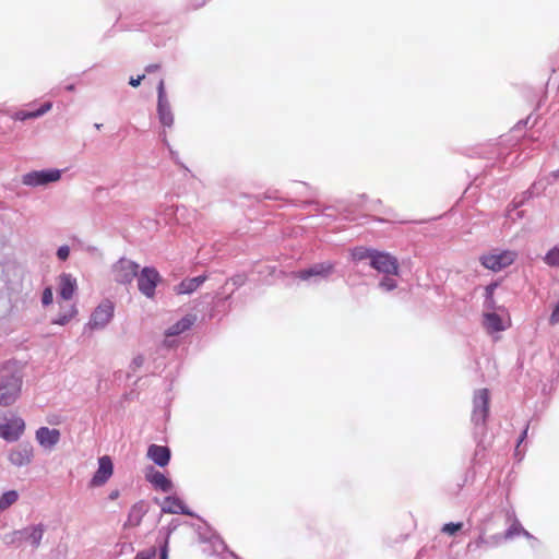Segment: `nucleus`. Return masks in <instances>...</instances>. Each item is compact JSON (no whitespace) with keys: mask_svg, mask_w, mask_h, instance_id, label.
<instances>
[{"mask_svg":"<svg viewBox=\"0 0 559 559\" xmlns=\"http://www.w3.org/2000/svg\"><path fill=\"white\" fill-rule=\"evenodd\" d=\"M370 266L383 275L378 285L380 289L391 292L397 287L395 277L400 273V265L394 255L376 250Z\"/></svg>","mask_w":559,"mask_h":559,"instance_id":"1","label":"nucleus"},{"mask_svg":"<svg viewBox=\"0 0 559 559\" xmlns=\"http://www.w3.org/2000/svg\"><path fill=\"white\" fill-rule=\"evenodd\" d=\"M45 532L46 526L43 523L31 524L5 534L2 539L8 546L20 547L23 543H27L33 549H37L40 546Z\"/></svg>","mask_w":559,"mask_h":559,"instance_id":"2","label":"nucleus"},{"mask_svg":"<svg viewBox=\"0 0 559 559\" xmlns=\"http://www.w3.org/2000/svg\"><path fill=\"white\" fill-rule=\"evenodd\" d=\"M22 378L16 372L4 371L0 378V405L10 406L19 399Z\"/></svg>","mask_w":559,"mask_h":559,"instance_id":"3","label":"nucleus"},{"mask_svg":"<svg viewBox=\"0 0 559 559\" xmlns=\"http://www.w3.org/2000/svg\"><path fill=\"white\" fill-rule=\"evenodd\" d=\"M24 420L12 412L0 411V437L7 441H16L24 432Z\"/></svg>","mask_w":559,"mask_h":559,"instance_id":"4","label":"nucleus"},{"mask_svg":"<svg viewBox=\"0 0 559 559\" xmlns=\"http://www.w3.org/2000/svg\"><path fill=\"white\" fill-rule=\"evenodd\" d=\"M63 170L57 168H47L32 170L22 176V183L26 187L38 188L60 181Z\"/></svg>","mask_w":559,"mask_h":559,"instance_id":"5","label":"nucleus"},{"mask_svg":"<svg viewBox=\"0 0 559 559\" xmlns=\"http://www.w3.org/2000/svg\"><path fill=\"white\" fill-rule=\"evenodd\" d=\"M335 263L325 261L316 263L308 269H304L294 273L299 280L309 284H318L321 281L328 280L334 272Z\"/></svg>","mask_w":559,"mask_h":559,"instance_id":"6","label":"nucleus"},{"mask_svg":"<svg viewBox=\"0 0 559 559\" xmlns=\"http://www.w3.org/2000/svg\"><path fill=\"white\" fill-rule=\"evenodd\" d=\"M115 306L110 300H103L92 312L85 330L99 331L105 329L114 318Z\"/></svg>","mask_w":559,"mask_h":559,"instance_id":"7","label":"nucleus"},{"mask_svg":"<svg viewBox=\"0 0 559 559\" xmlns=\"http://www.w3.org/2000/svg\"><path fill=\"white\" fill-rule=\"evenodd\" d=\"M138 288L142 295L153 299L156 294V287L162 282L159 272L152 266H145L138 273Z\"/></svg>","mask_w":559,"mask_h":559,"instance_id":"8","label":"nucleus"},{"mask_svg":"<svg viewBox=\"0 0 559 559\" xmlns=\"http://www.w3.org/2000/svg\"><path fill=\"white\" fill-rule=\"evenodd\" d=\"M489 413V392L487 389L475 391L473 399L472 421L475 426H484Z\"/></svg>","mask_w":559,"mask_h":559,"instance_id":"9","label":"nucleus"},{"mask_svg":"<svg viewBox=\"0 0 559 559\" xmlns=\"http://www.w3.org/2000/svg\"><path fill=\"white\" fill-rule=\"evenodd\" d=\"M516 258V253L514 251L506 250V251H492L488 254H485L480 258L481 264L491 271L498 272L509 265H511Z\"/></svg>","mask_w":559,"mask_h":559,"instance_id":"10","label":"nucleus"},{"mask_svg":"<svg viewBox=\"0 0 559 559\" xmlns=\"http://www.w3.org/2000/svg\"><path fill=\"white\" fill-rule=\"evenodd\" d=\"M139 264L121 258L112 265L114 280L119 284H130L139 273Z\"/></svg>","mask_w":559,"mask_h":559,"instance_id":"11","label":"nucleus"},{"mask_svg":"<svg viewBox=\"0 0 559 559\" xmlns=\"http://www.w3.org/2000/svg\"><path fill=\"white\" fill-rule=\"evenodd\" d=\"M157 115L159 122L166 127L170 128L174 124V114L171 111V107L169 100L166 96L165 84L164 81L160 80L157 85Z\"/></svg>","mask_w":559,"mask_h":559,"instance_id":"12","label":"nucleus"},{"mask_svg":"<svg viewBox=\"0 0 559 559\" xmlns=\"http://www.w3.org/2000/svg\"><path fill=\"white\" fill-rule=\"evenodd\" d=\"M114 474V464L108 455L98 459V468L93 475L90 486L102 487L104 486Z\"/></svg>","mask_w":559,"mask_h":559,"instance_id":"13","label":"nucleus"},{"mask_svg":"<svg viewBox=\"0 0 559 559\" xmlns=\"http://www.w3.org/2000/svg\"><path fill=\"white\" fill-rule=\"evenodd\" d=\"M33 456V447L28 443H21L9 452L8 460L12 465L22 467L28 465L32 462Z\"/></svg>","mask_w":559,"mask_h":559,"instance_id":"14","label":"nucleus"},{"mask_svg":"<svg viewBox=\"0 0 559 559\" xmlns=\"http://www.w3.org/2000/svg\"><path fill=\"white\" fill-rule=\"evenodd\" d=\"M36 441L46 450L53 449L60 441V431L55 428L40 427L36 430Z\"/></svg>","mask_w":559,"mask_h":559,"instance_id":"15","label":"nucleus"},{"mask_svg":"<svg viewBox=\"0 0 559 559\" xmlns=\"http://www.w3.org/2000/svg\"><path fill=\"white\" fill-rule=\"evenodd\" d=\"M147 457L156 465L165 467L170 461V450L164 445L151 444L147 449Z\"/></svg>","mask_w":559,"mask_h":559,"instance_id":"16","label":"nucleus"},{"mask_svg":"<svg viewBox=\"0 0 559 559\" xmlns=\"http://www.w3.org/2000/svg\"><path fill=\"white\" fill-rule=\"evenodd\" d=\"M206 275L186 278L175 287V292L178 295H190L195 292L206 281Z\"/></svg>","mask_w":559,"mask_h":559,"instance_id":"17","label":"nucleus"},{"mask_svg":"<svg viewBox=\"0 0 559 559\" xmlns=\"http://www.w3.org/2000/svg\"><path fill=\"white\" fill-rule=\"evenodd\" d=\"M162 511L164 513L170 514H187L192 515V513L186 508L183 501L177 497H166L162 504Z\"/></svg>","mask_w":559,"mask_h":559,"instance_id":"18","label":"nucleus"},{"mask_svg":"<svg viewBox=\"0 0 559 559\" xmlns=\"http://www.w3.org/2000/svg\"><path fill=\"white\" fill-rule=\"evenodd\" d=\"M146 479L156 489H159L163 492H170L174 488L173 481L158 471L152 469L148 474H146Z\"/></svg>","mask_w":559,"mask_h":559,"instance_id":"19","label":"nucleus"},{"mask_svg":"<svg viewBox=\"0 0 559 559\" xmlns=\"http://www.w3.org/2000/svg\"><path fill=\"white\" fill-rule=\"evenodd\" d=\"M76 289V280L71 274H62L59 280V295L62 299L69 300Z\"/></svg>","mask_w":559,"mask_h":559,"instance_id":"20","label":"nucleus"},{"mask_svg":"<svg viewBox=\"0 0 559 559\" xmlns=\"http://www.w3.org/2000/svg\"><path fill=\"white\" fill-rule=\"evenodd\" d=\"M507 515L509 520L513 519V522L503 534L504 540L513 539L515 536L519 535H523L528 539L533 538L532 534L527 532L525 528H523L518 519H515L514 512H508Z\"/></svg>","mask_w":559,"mask_h":559,"instance_id":"21","label":"nucleus"},{"mask_svg":"<svg viewBox=\"0 0 559 559\" xmlns=\"http://www.w3.org/2000/svg\"><path fill=\"white\" fill-rule=\"evenodd\" d=\"M197 318L194 314H187L173 325H170L167 331V336H177L183 333L185 331L189 330L195 322Z\"/></svg>","mask_w":559,"mask_h":559,"instance_id":"22","label":"nucleus"},{"mask_svg":"<svg viewBox=\"0 0 559 559\" xmlns=\"http://www.w3.org/2000/svg\"><path fill=\"white\" fill-rule=\"evenodd\" d=\"M484 325L489 332H500L507 329L501 317L495 310H488L484 314Z\"/></svg>","mask_w":559,"mask_h":559,"instance_id":"23","label":"nucleus"},{"mask_svg":"<svg viewBox=\"0 0 559 559\" xmlns=\"http://www.w3.org/2000/svg\"><path fill=\"white\" fill-rule=\"evenodd\" d=\"M145 514V510L142 503H135L131 507L128 519L126 522V526L135 527L140 525L143 515Z\"/></svg>","mask_w":559,"mask_h":559,"instance_id":"24","label":"nucleus"},{"mask_svg":"<svg viewBox=\"0 0 559 559\" xmlns=\"http://www.w3.org/2000/svg\"><path fill=\"white\" fill-rule=\"evenodd\" d=\"M376 250L366 248V247H356L350 251V257L354 262H362L368 261L369 264L371 263V259L374 254Z\"/></svg>","mask_w":559,"mask_h":559,"instance_id":"25","label":"nucleus"},{"mask_svg":"<svg viewBox=\"0 0 559 559\" xmlns=\"http://www.w3.org/2000/svg\"><path fill=\"white\" fill-rule=\"evenodd\" d=\"M76 307L74 305H70L68 309L62 311L56 319L52 320V323L58 325H66L76 316Z\"/></svg>","mask_w":559,"mask_h":559,"instance_id":"26","label":"nucleus"},{"mask_svg":"<svg viewBox=\"0 0 559 559\" xmlns=\"http://www.w3.org/2000/svg\"><path fill=\"white\" fill-rule=\"evenodd\" d=\"M497 287H498V283H491L488 286H486V288H485L484 307L486 308L487 311L496 310V308H497L496 301L493 299V293Z\"/></svg>","mask_w":559,"mask_h":559,"instance_id":"27","label":"nucleus"},{"mask_svg":"<svg viewBox=\"0 0 559 559\" xmlns=\"http://www.w3.org/2000/svg\"><path fill=\"white\" fill-rule=\"evenodd\" d=\"M19 499V492L16 490H9L2 493L0 497V511H4L13 506Z\"/></svg>","mask_w":559,"mask_h":559,"instance_id":"28","label":"nucleus"},{"mask_svg":"<svg viewBox=\"0 0 559 559\" xmlns=\"http://www.w3.org/2000/svg\"><path fill=\"white\" fill-rule=\"evenodd\" d=\"M544 261L551 267H559V243L546 253Z\"/></svg>","mask_w":559,"mask_h":559,"instance_id":"29","label":"nucleus"},{"mask_svg":"<svg viewBox=\"0 0 559 559\" xmlns=\"http://www.w3.org/2000/svg\"><path fill=\"white\" fill-rule=\"evenodd\" d=\"M13 118L15 120L24 121L27 119H35L36 115L35 111L20 110L14 114Z\"/></svg>","mask_w":559,"mask_h":559,"instance_id":"30","label":"nucleus"},{"mask_svg":"<svg viewBox=\"0 0 559 559\" xmlns=\"http://www.w3.org/2000/svg\"><path fill=\"white\" fill-rule=\"evenodd\" d=\"M463 524L462 523H447L443 525L442 527V532L443 533H447V534H450V535H453L454 533H456L457 531H460L462 528Z\"/></svg>","mask_w":559,"mask_h":559,"instance_id":"31","label":"nucleus"},{"mask_svg":"<svg viewBox=\"0 0 559 559\" xmlns=\"http://www.w3.org/2000/svg\"><path fill=\"white\" fill-rule=\"evenodd\" d=\"M52 300H53L52 289L50 287H46L43 292L41 302L44 306H49L50 304H52Z\"/></svg>","mask_w":559,"mask_h":559,"instance_id":"32","label":"nucleus"},{"mask_svg":"<svg viewBox=\"0 0 559 559\" xmlns=\"http://www.w3.org/2000/svg\"><path fill=\"white\" fill-rule=\"evenodd\" d=\"M56 255L60 261H66L70 255L69 246L64 245V246L59 247L57 249Z\"/></svg>","mask_w":559,"mask_h":559,"instance_id":"33","label":"nucleus"},{"mask_svg":"<svg viewBox=\"0 0 559 559\" xmlns=\"http://www.w3.org/2000/svg\"><path fill=\"white\" fill-rule=\"evenodd\" d=\"M155 557H156V549L151 548L146 551L138 552L134 559H155Z\"/></svg>","mask_w":559,"mask_h":559,"instance_id":"34","label":"nucleus"},{"mask_svg":"<svg viewBox=\"0 0 559 559\" xmlns=\"http://www.w3.org/2000/svg\"><path fill=\"white\" fill-rule=\"evenodd\" d=\"M503 539H504V537L501 534H495V535H491L488 538H486V540H489V543H487V545L491 546V547L499 546Z\"/></svg>","mask_w":559,"mask_h":559,"instance_id":"35","label":"nucleus"},{"mask_svg":"<svg viewBox=\"0 0 559 559\" xmlns=\"http://www.w3.org/2000/svg\"><path fill=\"white\" fill-rule=\"evenodd\" d=\"M52 107V104L50 102H47L43 104L37 110L35 111L36 118L44 116L46 112H48Z\"/></svg>","mask_w":559,"mask_h":559,"instance_id":"36","label":"nucleus"},{"mask_svg":"<svg viewBox=\"0 0 559 559\" xmlns=\"http://www.w3.org/2000/svg\"><path fill=\"white\" fill-rule=\"evenodd\" d=\"M143 364H144V357L141 355L134 357L132 360V367L134 369L140 368Z\"/></svg>","mask_w":559,"mask_h":559,"instance_id":"37","label":"nucleus"},{"mask_svg":"<svg viewBox=\"0 0 559 559\" xmlns=\"http://www.w3.org/2000/svg\"><path fill=\"white\" fill-rule=\"evenodd\" d=\"M143 79L144 75H139L138 78H130L129 84L133 87H138Z\"/></svg>","mask_w":559,"mask_h":559,"instance_id":"38","label":"nucleus"},{"mask_svg":"<svg viewBox=\"0 0 559 559\" xmlns=\"http://www.w3.org/2000/svg\"><path fill=\"white\" fill-rule=\"evenodd\" d=\"M487 543H489V540H486V538L484 536H480L476 542H475V546L476 547H480L483 545H487Z\"/></svg>","mask_w":559,"mask_h":559,"instance_id":"39","label":"nucleus"},{"mask_svg":"<svg viewBox=\"0 0 559 559\" xmlns=\"http://www.w3.org/2000/svg\"><path fill=\"white\" fill-rule=\"evenodd\" d=\"M167 540L165 542V545L163 546L160 550V559H167Z\"/></svg>","mask_w":559,"mask_h":559,"instance_id":"40","label":"nucleus"},{"mask_svg":"<svg viewBox=\"0 0 559 559\" xmlns=\"http://www.w3.org/2000/svg\"><path fill=\"white\" fill-rule=\"evenodd\" d=\"M527 430H528V426L525 427V429L523 430L522 435L520 436V439H519V442H518V448L523 442V440L526 438Z\"/></svg>","mask_w":559,"mask_h":559,"instance_id":"41","label":"nucleus"},{"mask_svg":"<svg viewBox=\"0 0 559 559\" xmlns=\"http://www.w3.org/2000/svg\"><path fill=\"white\" fill-rule=\"evenodd\" d=\"M158 64H150L146 67V72H154L158 70Z\"/></svg>","mask_w":559,"mask_h":559,"instance_id":"42","label":"nucleus"},{"mask_svg":"<svg viewBox=\"0 0 559 559\" xmlns=\"http://www.w3.org/2000/svg\"><path fill=\"white\" fill-rule=\"evenodd\" d=\"M118 497H119V491L118 490H112L109 493V499H111V500H116Z\"/></svg>","mask_w":559,"mask_h":559,"instance_id":"43","label":"nucleus"},{"mask_svg":"<svg viewBox=\"0 0 559 559\" xmlns=\"http://www.w3.org/2000/svg\"><path fill=\"white\" fill-rule=\"evenodd\" d=\"M169 152H170V156H171V158H173L176 163H178V162H177L178 154H177L175 151H173L170 147H169Z\"/></svg>","mask_w":559,"mask_h":559,"instance_id":"44","label":"nucleus"},{"mask_svg":"<svg viewBox=\"0 0 559 559\" xmlns=\"http://www.w3.org/2000/svg\"><path fill=\"white\" fill-rule=\"evenodd\" d=\"M162 141H163V143H164L166 146H168V147H169V143H168V141H167V138H166V133H165V132H163V134H162Z\"/></svg>","mask_w":559,"mask_h":559,"instance_id":"45","label":"nucleus"},{"mask_svg":"<svg viewBox=\"0 0 559 559\" xmlns=\"http://www.w3.org/2000/svg\"><path fill=\"white\" fill-rule=\"evenodd\" d=\"M74 88H75L74 84H70V85L66 86V90L69 91V92H73Z\"/></svg>","mask_w":559,"mask_h":559,"instance_id":"46","label":"nucleus"},{"mask_svg":"<svg viewBox=\"0 0 559 559\" xmlns=\"http://www.w3.org/2000/svg\"><path fill=\"white\" fill-rule=\"evenodd\" d=\"M177 525H178L177 523L173 522V523L170 524V527H169V533H170L173 530L177 528Z\"/></svg>","mask_w":559,"mask_h":559,"instance_id":"47","label":"nucleus"},{"mask_svg":"<svg viewBox=\"0 0 559 559\" xmlns=\"http://www.w3.org/2000/svg\"><path fill=\"white\" fill-rule=\"evenodd\" d=\"M552 176H554L555 178H559V169H558V170H556V171H554V173H552Z\"/></svg>","mask_w":559,"mask_h":559,"instance_id":"48","label":"nucleus"},{"mask_svg":"<svg viewBox=\"0 0 559 559\" xmlns=\"http://www.w3.org/2000/svg\"><path fill=\"white\" fill-rule=\"evenodd\" d=\"M95 128H96L97 130H99V129L102 128V124H100V123H96V124H95Z\"/></svg>","mask_w":559,"mask_h":559,"instance_id":"49","label":"nucleus"},{"mask_svg":"<svg viewBox=\"0 0 559 559\" xmlns=\"http://www.w3.org/2000/svg\"><path fill=\"white\" fill-rule=\"evenodd\" d=\"M509 216H510L512 219H514V217H513V211H510V212H509Z\"/></svg>","mask_w":559,"mask_h":559,"instance_id":"50","label":"nucleus"}]
</instances>
